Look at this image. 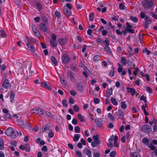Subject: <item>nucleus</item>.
Listing matches in <instances>:
<instances>
[{"label": "nucleus", "mask_w": 157, "mask_h": 157, "mask_svg": "<svg viewBox=\"0 0 157 157\" xmlns=\"http://www.w3.org/2000/svg\"><path fill=\"white\" fill-rule=\"evenodd\" d=\"M67 75L69 77L72 83H75L76 82V80L71 71H68L67 73Z\"/></svg>", "instance_id": "obj_13"}, {"label": "nucleus", "mask_w": 157, "mask_h": 157, "mask_svg": "<svg viewBox=\"0 0 157 157\" xmlns=\"http://www.w3.org/2000/svg\"><path fill=\"white\" fill-rule=\"evenodd\" d=\"M76 154L77 155L78 157H82V153L80 151H76Z\"/></svg>", "instance_id": "obj_62"}, {"label": "nucleus", "mask_w": 157, "mask_h": 157, "mask_svg": "<svg viewBox=\"0 0 157 157\" xmlns=\"http://www.w3.org/2000/svg\"><path fill=\"white\" fill-rule=\"evenodd\" d=\"M45 114L49 118H52L53 116L49 112L46 111L45 112Z\"/></svg>", "instance_id": "obj_45"}, {"label": "nucleus", "mask_w": 157, "mask_h": 157, "mask_svg": "<svg viewBox=\"0 0 157 157\" xmlns=\"http://www.w3.org/2000/svg\"><path fill=\"white\" fill-rule=\"evenodd\" d=\"M32 112L33 113L38 114L40 115H43L44 113L43 109L38 107H36L32 109Z\"/></svg>", "instance_id": "obj_4"}, {"label": "nucleus", "mask_w": 157, "mask_h": 157, "mask_svg": "<svg viewBox=\"0 0 157 157\" xmlns=\"http://www.w3.org/2000/svg\"><path fill=\"white\" fill-rule=\"evenodd\" d=\"M54 135V134L53 132H52V130H50V132H49L48 136L50 138H52Z\"/></svg>", "instance_id": "obj_54"}, {"label": "nucleus", "mask_w": 157, "mask_h": 157, "mask_svg": "<svg viewBox=\"0 0 157 157\" xmlns=\"http://www.w3.org/2000/svg\"><path fill=\"white\" fill-rule=\"evenodd\" d=\"M94 101L96 104H98L100 102V100L99 98H95L94 99Z\"/></svg>", "instance_id": "obj_61"}, {"label": "nucleus", "mask_w": 157, "mask_h": 157, "mask_svg": "<svg viewBox=\"0 0 157 157\" xmlns=\"http://www.w3.org/2000/svg\"><path fill=\"white\" fill-rule=\"evenodd\" d=\"M63 11L66 16L67 17H70L72 14V12L70 10H69L65 6L63 8Z\"/></svg>", "instance_id": "obj_8"}, {"label": "nucleus", "mask_w": 157, "mask_h": 157, "mask_svg": "<svg viewBox=\"0 0 157 157\" xmlns=\"http://www.w3.org/2000/svg\"><path fill=\"white\" fill-rule=\"evenodd\" d=\"M41 85L43 87L46 88L50 90L52 89L51 86H49L47 83L45 82H43L41 83Z\"/></svg>", "instance_id": "obj_17"}, {"label": "nucleus", "mask_w": 157, "mask_h": 157, "mask_svg": "<svg viewBox=\"0 0 157 157\" xmlns=\"http://www.w3.org/2000/svg\"><path fill=\"white\" fill-rule=\"evenodd\" d=\"M145 23H147V24H151L152 22L150 18V17H146L144 19Z\"/></svg>", "instance_id": "obj_26"}, {"label": "nucleus", "mask_w": 157, "mask_h": 157, "mask_svg": "<svg viewBox=\"0 0 157 157\" xmlns=\"http://www.w3.org/2000/svg\"><path fill=\"white\" fill-rule=\"evenodd\" d=\"M62 104L63 106L66 107L67 106V100L66 99H63L62 101Z\"/></svg>", "instance_id": "obj_56"}, {"label": "nucleus", "mask_w": 157, "mask_h": 157, "mask_svg": "<svg viewBox=\"0 0 157 157\" xmlns=\"http://www.w3.org/2000/svg\"><path fill=\"white\" fill-rule=\"evenodd\" d=\"M139 70V68L138 67H136L135 68V71H134V75L136 76L137 75Z\"/></svg>", "instance_id": "obj_51"}, {"label": "nucleus", "mask_w": 157, "mask_h": 157, "mask_svg": "<svg viewBox=\"0 0 157 157\" xmlns=\"http://www.w3.org/2000/svg\"><path fill=\"white\" fill-rule=\"evenodd\" d=\"M94 16V12H92L90 13L89 16V20L90 21L93 20Z\"/></svg>", "instance_id": "obj_39"}, {"label": "nucleus", "mask_w": 157, "mask_h": 157, "mask_svg": "<svg viewBox=\"0 0 157 157\" xmlns=\"http://www.w3.org/2000/svg\"><path fill=\"white\" fill-rule=\"evenodd\" d=\"M70 93L71 95L73 96H75L76 94V92L73 90L70 91Z\"/></svg>", "instance_id": "obj_64"}, {"label": "nucleus", "mask_w": 157, "mask_h": 157, "mask_svg": "<svg viewBox=\"0 0 157 157\" xmlns=\"http://www.w3.org/2000/svg\"><path fill=\"white\" fill-rule=\"evenodd\" d=\"M121 63L123 65H125L127 63V59L124 57H121Z\"/></svg>", "instance_id": "obj_35"}, {"label": "nucleus", "mask_w": 157, "mask_h": 157, "mask_svg": "<svg viewBox=\"0 0 157 157\" xmlns=\"http://www.w3.org/2000/svg\"><path fill=\"white\" fill-rule=\"evenodd\" d=\"M130 156L131 157H141L139 153L137 152L131 153Z\"/></svg>", "instance_id": "obj_22"}, {"label": "nucleus", "mask_w": 157, "mask_h": 157, "mask_svg": "<svg viewBox=\"0 0 157 157\" xmlns=\"http://www.w3.org/2000/svg\"><path fill=\"white\" fill-rule=\"evenodd\" d=\"M125 6L122 3H121L119 5V9L121 10H124L125 9Z\"/></svg>", "instance_id": "obj_58"}, {"label": "nucleus", "mask_w": 157, "mask_h": 157, "mask_svg": "<svg viewBox=\"0 0 157 157\" xmlns=\"http://www.w3.org/2000/svg\"><path fill=\"white\" fill-rule=\"evenodd\" d=\"M86 151V154L89 157H91L92 156L90 150H88L86 148H85L83 152Z\"/></svg>", "instance_id": "obj_23"}, {"label": "nucleus", "mask_w": 157, "mask_h": 157, "mask_svg": "<svg viewBox=\"0 0 157 157\" xmlns=\"http://www.w3.org/2000/svg\"><path fill=\"white\" fill-rule=\"evenodd\" d=\"M116 152L115 151H113L110 152L109 155L111 157H114L116 155Z\"/></svg>", "instance_id": "obj_53"}, {"label": "nucleus", "mask_w": 157, "mask_h": 157, "mask_svg": "<svg viewBox=\"0 0 157 157\" xmlns=\"http://www.w3.org/2000/svg\"><path fill=\"white\" fill-rule=\"evenodd\" d=\"M55 15L58 18H60L61 17V14L60 13L57 11H56L55 12Z\"/></svg>", "instance_id": "obj_52"}, {"label": "nucleus", "mask_w": 157, "mask_h": 157, "mask_svg": "<svg viewBox=\"0 0 157 157\" xmlns=\"http://www.w3.org/2000/svg\"><path fill=\"white\" fill-rule=\"evenodd\" d=\"M113 140V139L111 138H109V143L107 144L108 146L111 148L113 147V144L112 143Z\"/></svg>", "instance_id": "obj_32"}, {"label": "nucleus", "mask_w": 157, "mask_h": 157, "mask_svg": "<svg viewBox=\"0 0 157 157\" xmlns=\"http://www.w3.org/2000/svg\"><path fill=\"white\" fill-rule=\"evenodd\" d=\"M127 27L125 28V30L128 32L131 33H134V30L132 29V28H133V26L131 25H130L129 23L127 22L126 23Z\"/></svg>", "instance_id": "obj_9"}, {"label": "nucleus", "mask_w": 157, "mask_h": 157, "mask_svg": "<svg viewBox=\"0 0 157 157\" xmlns=\"http://www.w3.org/2000/svg\"><path fill=\"white\" fill-rule=\"evenodd\" d=\"M66 7H67V8H68L69 10H71L72 8V6L71 4V3H68L66 4V6H65Z\"/></svg>", "instance_id": "obj_55"}, {"label": "nucleus", "mask_w": 157, "mask_h": 157, "mask_svg": "<svg viewBox=\"0 0 157 157\" xmlns=\"http://www.w3.org/2000/svg\"><path fill=\"white\" fill-rule=\"evenodd\" d=\"M104 50L106 52L109 53V54H112V51L109 47V46H106L104 48Z\"/></svg>", "instance_id": "obj_37"}, {"label": "nucleus", "mask_w": 157, "mask_h": 157, "mask_svg": "<svg viewBox=\"0 0 157 157\" xmlns=\"http://www.w3.org/2000/svg\"><path fill=\"white\" fill-rule=\"evenodd\" d=\"M25 38L27 41L26 42H28L29 43H34L36 41V40L35 39L31 38H30L28 36H26Z\"/></svg>", "instance_id": "obj_21"}, {"label": "nucleus", "mask_w": 157, "mask_h": 157, "mask_svg": "<svg viewBox=\"0 0 157 157\" xmlns=\"http://www.w3.org/2000/svg\"><path fill=\"white\" fill-rule=\"evenodd\" d=\"M6 134L8 136L11 137L12 138L17 137L18 136V132L16 130H14L11 127L8 128L6 130Z\"/></svg>", "instance_id": "obj_1"}, {"label": "nucleus", "mask_w": 157, "mask_h": 157, "mask_svg": "<svg viewBox=\"0 0 157 157\" xmlns=\"http://www.w3.org/2000/svg\"><path fill=\"white\" fill-rule=\"evenodd\" d=\"M36 6L39 9H42V5L39 2H37L36 4Z\"/></svg>", "instance_id": "obj_48"}, {"label": "nucleus", "mask_w": 157, "mask_h": 157, "mask_svg": "<svg viewBox=\"0 0 157 157\" xmlns=\"http://www.w3.org/2000/svg\"><path fill=\"white\" fill-rule=\"evenodd\" d=\"M18 125L21 127L24 128H25L26 126L25 125L24 123L22 120H19L18 121Z\"/></svg>", "instance_id": "obj_25"}, {"label": "nucleus", "mask_w": 157, "mask_h": 157, "mask_svg": "<svg viewBox=\"0 0 157 157\" xmlns=\"http://www.w3.org/2000/svg\"><path fill=\"white\" fill-rule=\"evenodd\" d=\"M96 124L98 127H101L102 125V120L101 119L98 120L96 122Z\"/></svg>", "instance_id": "obj_27"}, {"label": "nucleus", "mask_w": 157, "mask_h": 157, "mask_svg": "<svg viewBox=\"0 0 157 157\" xmlns=\"http://www.w3.org/2000/svg\"><path fill=\"white\" fill-rule=\"evenodd\" d=\"M143 52L144 53H146L147 55H149L150 54V51L148 50L147 48H145L143 50Z\"/></svg>", "instance_id": "obj_60"}, {"label": "nucleus", "mask_w": 157, "mask_h": 157, "mask_svg": "<svg viewBox=\"0 0 157 157\" xmlns=\"http://www.w3.org/2000/svg\"><path fill=\"white\" fill-rule=\"evenodd\" d=\"M57 36L54 34L52 35L51 39L50 40L51 45L52 47H56L57 45V42L56 41Z\"/></svg>", "instance_id": "obj_5"}, {"label": "nucleus", "mask_w": 157, "mask_h": 157, "mask_svg": "<svg viewBox=\"0 0 157 157\" xmlns=\"http://www.w3.org/2000/svg\"><path fill=\"white\" fill-rule=\"evenodd\" d=\"M140 100L141 101H143L145 103H146L147 101V98L144 95L142 96L140 98Z\"/></svg>", "instance_id": "obj_50"}, {"label": "nucleus", "mask_w": 157, "mask_h": 157, "mask_svg": "<svg viewBox=\"0 0 157 157\" xmlns=\"http://www.w3.org/2000/svg\"><path fill=\"white\" fill-rule=\"evenodd\" d=\"M117 116L119 117V118L123 120L124 117V113L121 110H119L117 112Z\"/></svg>", "instance_id": "obj_19"}, {"label": "nucleus", "mask_w": 157, "mask_h": 157, "mask_svg": "<svg viewBox=\"0 0 157 157\" xmlns=\"http://www.w3.org/2000/svg\"><path fill=\"white\" fill-rule=\"evenodd\" d=\"M142 3L144 8L146 9L151 8L153 4V2L152 0H144Z\"/></svg>", "instance_id": "obj_2"}, {"label": "nucleus", "mask_w": 157, "mask_h": 157, "mask_svg": "<svg viewBox=\"0 0 157 157\" xmlns=\"http://www.w3.org/2000/svg\"><path fill=\"white\" fill-rule=\"evenodd\" d=\"M113 90L112 88L109 89L108 88L106 91V96L108 98H109L112 94Z\"/></svg>", "instance_id": "obj_20"}, {"label": "nucleus", "mask_w": 157, "mask_h": 157, "mask_svg": "<svg viewBox=\"0 0 157 157\" xmlns=\"http://www.w3.org/2000/svg\"><path fill=\"white\" fill-rule=\"evenodd\" d=\"M40 30L43 32H45L47 30V25L43 23H41L39 25Z\"/></svg>", "instance_id": "obj_16"}, {"label": "nucleus", "mask_w": 157, "mask_h": 157, "mask_svg": "<svg viewBox=\"0 0 157 157\" xmlns=\"http://www.w3.org/2000/svg\"><path fill=\"white\" fill-rule=\"evenodd\" d=\"M0 36L2 38L5 37L6 36V34L3 30H0Z\"/></svg>", "instance_id": "obj_38"}, {"label": "nucleus", "mask_w": 157, "mask_h": 157, "mask_svg": "<svg viewBox=\"0 0 157 157\" xmlns=\"http://www.w3.org/2000/svg\"><path fill=\"white\" fill-rule=\"evenodd\" d=\"M114 75V68L113 67L112 68V69L110 71L109 73V76L112 77Z\"/></svg>", "instance_id": "obj_34"}, {"label": "nucleus", "mask_w": 157, "mask_h": 157, "mask_svg": "<svg viewBox=\"0 0 157 157\" xmlns=\"http://www.w3.org/2000/svg\"><path fill=\"white\" fill-rule=\"evenodd\" d=\"M33 31L34 35L36 37L39 38L40 37V35L39 33L36 30H34L33 29Z\"/></svg>", "instance_id": "obj_42"}, {"label": "nucleus", "mask_w": 157, "mask_h": 157, "mask_svg": "<svg viewBox=\"0 0 157 157\" xmlns=\"http://www.w3.org/2000/svg\"><path fill=\"white\" fill-rule=\"evenodd\" d=\"M62 61L63 63H67L70 60L69 57L66 54H64L62 57Z\"/></svg>", "instance_id": "obj_11"}, {"label": "nucleus", "mask_w": 157, "mask_h": 157, "mask_svg": "<svg viewBox=\"0 0 157 157\" xmlns=\"http://www.w3.org/2000/svg\"><path fill=\"white\" fill-rule=\"evenodd\" d=\"M76 86L78 90L81 91L82 90L83 86L79 83H77Z\"/></svg>", "instance_id": "obj_40"}, {"label": "nucleus", "mask_w": 157, "mask_h": 157, "mask_svg": "<svg viewBox=\"0 0 157 157\" xmlns=\"http://www.w3.org/2000/svg\"><path fill=\"white\" fill-rule=\"evenodd\" d=\"M128 93H130L132 96L135 95L136 93V91L135 89L128 87L127 88Z\"/></svg>", "instance_id": "obj_15"}, {"label": "nucleus", "mask_w": 157, "mask_h": 157, "mask_svg": "<svg viewBox=\"0 0 157 157\" xmlns=\"http://www.w3.org/2000/svg\"><path fill=\"white\" fill-rule=\"evenodd\" d=\"M19 149L22 151L25 150L27 152L30 151V147L29 144H26L25 145H21L19 147Z\"/></svg>", "instance_id": "obj_7"}, {"label": "nucleus", "mask_w": 157, "mask_h": 157, "mask_svg": "<svg viewBox=\"0 0 157 157\" xmlns=\"http://www.w3.org/2000/svg\"><path fill=\"white\" fill-rule=\"evenodd\" d=\"M148 16L146 15L145 13L144 12H141L140 13V17L142 18H145L146 17H147Z\"/></svg>", "instance_id": "obj_47"}, {"label": "nucleus", "mask_w": 157, "mask_h": 157, "mask_svg": "<svg viewBox=\"0 0 157 157\" xmlns=\"http://www.w3.org/2000/svg\"><path fill=\"white\" fill-rule=\"evenodd\" d=\"M121 107L124 109H125L127 107V105H126L125 104V102L124 101H123L121 102Z\"/></svg>", "instance_id": "obj_44"}, {"label": "nucleus", "mask_w": 157, "mask_h": 157, "mask_svg": "<svg viewBox=\"0 0 157 157\" xmlns=\"http://www.w3.org/2000/svg\"><path fill=\"white\" fill-rule=\"evenodd\" d=\"M26 43L29 51L32 53H34L35 51L34 45L31 43H29L28 42H26Z\"/></svg>", "instance_id": "obj_10"}, {"label": "nucleus", "mask_w": 157, "mask_h": 157, "mask_svg": "<svg viewBox=\"0 0 157 157\" xmlns=\"http://www.w3.org/2000/svg\"><path fill=\"white\" fill-rule=\"evenodd\" d=\"M93 138L94 141L92 142L91 145L93 147H95L97 146V145L100 143V141L99 140V137L98 135H94L93 136Z\"/></svg>", "instance_id": "obj_3"}, {"label": "nucleus", "mask_w": 157, "mask_h": 157, "mask_svg": "<svg viewBox=\"0 0 157 157\" xmlns=\"http://www.w3.org/2000/svg\"><path fill=\"white\" fill-rule=\"evenodd\" d=\"M130 19L134 22H137L138 21V19L136 17L131 16L130 17Z\"/></svg>", "instance_id": "obj_43"}, {"label": "nucleus", "mask_w": 157, "mask_h": 157, "mask_svg": "<svg viewBox=\"0 0 157 157\" xmlns=\"http://www.w3.org/2000/svg\"><path fill=\"white\" fill-rule=\"evenodd\" d=\"M141 131L144 132H150L151 131V128L148 125H145L142 126Z\"/></svg>", "instance_id": "obj_6"}, {"label": "nucleus", "mask_w": 157, "mask_h": 157, "mask_svg": "<svg viewBox=\"0 0 157 157\" xmlns=\"http://www.w3.org/2000/svg\"><path fill=\"white\" fill-rule=\"evenodd\" d=\"M111 103L114 105L117 106L118 105V102L115 98H111Z\"/></svg>", "instance_id": "obj_36"}, {"label": "nucleus", "mask_w": 157, "mask_h": 157, "mask_svg": "<svg viewBox=\"0 0 157 157\" xmlns=\"http://www.w3.org/2000/svg\"><path fill=\"white\" fill-rule=\"evenodd\" d=\"M4 148V140L3 139H0V149L3 150Z\"/></svg>", "instance_id": "obj_33"}, {"label": "nucleus", "mask_w": 157, "mask_h": 157, "mask_svg": "<svg viewBox=\"0 0 157 157\" xmlns=\"http://www.w3.org/2000/svg\"><path fill=\"white\" fill-rule=\"evenodd\" d=\"M2 86L4 88L6 89H8L10 87L11 84L9 82L8 80L5 79L3 82Z\"/></svg>", "instance_id": "obj_12"}, {"label": "nucleus", "mask_w": 157, "mask_h": 157, "mask_svg": "<svg viewBox=\"0 0 157 157\" xmlns=\"http://www.w3.org/2000/svg\"><path fill=\"white\" fill-rule=\"evenodd\" d=\"M59 44L61 46L65 45L67 43V40L66 38H60L58 40Z\"/></svg>", "instance_id": "obj_14"}, {"label": "nucleus", "mask_w": 157, "mask_h": 157, "mask_svg": "<svg viewBox=\"0 0 157 157\" xmlns=\"http://www.w3.org/2000/svg\"><path fill=\"white\" fill-rule=\"evenodd\" d=\"M108 116L113 121L115 120L114 117L113 116L112 114L110 113H109L108 114Z\"/></svg>", "instance_id": "obj_57"}, {"label": "nucleus", "mask_w": 157, "mask_h": 157, "mask_svg": "<svg viewBox=\"0 0 157 157\" xmlns=\"http://www.w3.org/2000/svg\"><path fill=\"white\" fill-rule=\"evenodd\" d=\"M41 150L42 151H44L45 152H47L48 151L47 147L46 146H44L41 148Z\"/></svg>", "instance_id": "obj_63"}, {"label": "nucleus", "mask_w": 157, "mask_h": 157, "mask_svg": "<svg viewBox=\"0 0 157 157\" xmlns=\"http://www.w3.org/2000/svg\"><path fill=\"white\" fill-rule=\"evenodd\" d=\"M142 142L144 144H145L146 145L148 146V145L149 144V140L146 138L144 137V138L142 140Z\"/></svg>", "instance_id": "obj_28"}, {"label": "nucleus", "mask_w": 157, "mask_h": 157, "mask_svg": "<svg viewBox=\"0 0 157 157\" xmlns=\"http://www.w3.org/2000/svg\"><path fill=\"white\" fill-rule=\"evenodd\" d=\"M75 132L76 133H79L80 132V129L79 127L76 126L75 128L74 129Z\"/></svg>", "instance_id": "obj_46"}, {"label": "nucleus", "mask_w": 157, "mask_h": 157, "mask_svg": "<svg viewBox=\"0 0 157 157\" xmlns=\"http://www.w3.org/2000/svg\"><path fill=\"white\" fill-rule=\"evenodd\" d=\"M104 42L105 43L107 44L106 46H109V43L110 41L109 39L108 38H106Z\"/></svg>", "instance_id": "obj_59"}, {"label": "nucleus", "mask_w": 157, "mask_h": 157, "mask_svg": "<svg viewBox=\"0 0 157 157\" xmlns=\"http://www.w3.org/2000/svg\"><path fill=\"white\" fill-rule=\"evenodd\" d=\"M100 56L99 55H96L94 56L93 58V61L95 63H97L99 61L100 58Z\"/></svg>", "instance_id": "obj_24"}, {"label": "nucleus", "mask_w": 157, "mask_h": 157, "mask_svg": "<svg viewBox=\"0 0 157 157\" xmlns=\"http://www.w3.org/2000/svg\"><path fill=\"white\" fill-rule=\"evenodd\" d=\"M77 117L81 122H84L86 121L85 117L82 116L81 114H78L77 115Z\"/></svg>", "instance_id": "obj_18"}, {"label": "nucleus", "mask_w": 157, "mask_h": 157, "mask_svg": "<svg viewBox=\"0 0 157 157\" xmlns=\"http://www.w3.org/2000/svg\"><path fill=\"white\" fill-rule=\"evenodd\" d=\"M73 109L76 112H78L79 110V107L76 105H75L73 106Z\"/></svg>", "instance_id": "obj_49"}, {"label": "nucleus", "mask_w": 157, "mask_h": 157, "mask_svg": "<svg viewBox=\"0 0 157 157\" xmlns=\"http://www.w3.org/2000/svg\"><path fill=\"white\" fill-rule=\"evenodd\" d=\"M11 117V115L9 113L6 114L4 115V119L6 121H7L10 119Z\"/></svg>", "instance_id": "obj_31"}, {"label": "nucleus", "mask_w": 157, "mask_h": 157, "mask_svg": "<svg viewBox=\"0 0 157 157\" xmlns=\"http://www.w3.org/2000/svg\"><path fill=\"white\" fill-rule=\"evenodd\" d=\"M80 136L79 134H75L74 135L73 137V140L75 141H78L79 138H80Z\"/></svg>", "instance_id": "obj_29"}, {"label": "nucleus", "mask_w": 157, "mask_h": 157, "mask_svg": "<svg viewBox=\"0 0 157 157\" xmlns=\"http://www.w3.org/2000/svg\"><path fill=\"white\" fill-rule=\"evenodd\" d=\"M51 62L55 65L57 66L58 65V63L56 60L55 58L53 56H52L51 58Z\"/></svg>", "instance_id": "obj_30"}, {"label": "nucleus", "mask_w": 157, "mask_h": 157, "mask_svg": "<svg viewBox=\"0 0 157 157\" xmlns=\"http://www.w3.org/2000/svg\"><path fill=\"white\" fill-rule=\"evenodd\" d=\"M147 146L152 151L155 150L156 149V147L151 144H149Z\"/></svg>", "instance_id": "obj_41"}]
</instances>
